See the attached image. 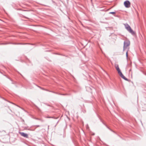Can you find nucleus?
<instances>
[{"label": "nucleus", "mask_w": 146, "mask_h": 146, "mask_svg": "<svg viewBox=\"0 0 146 146\" xmlns=\"http://www.w3.org/2000/svg\"><path fill=\"white\" fill-rule=\"evenodd\" d=\"M115 67L119 75L123 79L127 81L128 80L126 78L123 74L121 72V70L119 67V65L118 64H115Z\"/></svg>", "instance_id": "1"}, {"label": "nucleus", "mask_w": 146, "mask_h": 146, "mask_svg": "<svg viewBox=\"0 0 146 146\" xmlns=\"http://www.w3.org/2000/svg\"><path fill=\"white\" fill-rule=\"evenodd\" d=\"M128 32L133 36H135L136 35V33L135 31H133L131 28V27L128 25Z\"/></svg>", "instance_id": "2"}, {"label": "nucleus", "mask_w": 146, "mask_h": 146, "mask_svg": "<svg viewBox=\"0 0 146 146\" xmlns=\"http://www.w3.org/2000/svg\"><path fill=\"white\" fill-rule=\"evenodd\" d=\"M20 134L23 136L26 137L27 138L28 137V135L23 132H20Z\"/></svg>", "instance_id": "3"}, {"label": "nucleus", "mask_w": 146, "mask_h": 146, "mask_svg": "<svg viewBox=\"0 0 146 146\" xmlns=\"http://www.w3.org/2000/svg\"><path fill=\"white\" fill-rule=\"evenodd\" d=\"M124 5L126 7H128V1H126L124 2Z\"/></svg>", "instance_id": "4"}, {"label": "nucleus", "mask_w": 146, "mask_h": 146, "mask_svg": "<svg viewBox=\"0 0 146 146\" xmlns=\"http://www.w3.org/2000/svg\"><path fill=\"white\" fill-rule=\"evenodd\" d=\"M130 3L129 1H128V8L130 7Z\"/></svg>", "instance_id": "5"}, {"label": "nucleus", "mask_w": 146, "mask_h": 146, "mask_svg": "<svg viewBox=\"0 0 146 146\" xmlns=\"http://www.w3.org/2000/svg\"><path fill=\"white\" fill-rule=\"evenodd\" d=\"M110 13L113 14L115 13L114 12H110Z\"/></svg>", "instance_id": "6"}, {"label": "nucleus", "mask_w": 146, "mask_h": 146, "mask_svg": "<svg viewBox=\"0 0 146 146\" xmlns=\"http://www.w3.org/2000/svg\"><path fill=\"white\" fill-rule=\"evenodd\" d=\"M126 54L127 57L128 56V52H126Z\"/></svg>", "instance_id": "7"}, {"label": "nucleus", "mask_w": 146, "mask_h": 146, "mask_svg": "<svg viewBox=\"0 0 146 146\" xmlns=\"http://www.w3.org/2000/svg\"><path fill=\"white\" fill-rule=\"evenodd\" d=\"M130 42H129V41H128V46L129 45V44H130Z\"/></svg>", "instance_id": "8"}, {"label": "nucleus", "mask_w": 146, "mask_h": 146, "mask_svg": "<svg viewBox=\"0 0 146 146\" xmlns=\"http://www.w3.org/2000/svg\"><path fill=\"white\" fill-rule=\"evenodd\" d=\"M126 28L127 29H128V28H127V27H126Z\"/></svg>", "instance_id": "9"}]
</instances>
